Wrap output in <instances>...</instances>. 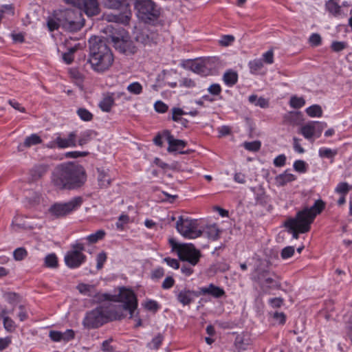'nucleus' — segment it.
I'll return each mask as SVG.
<instances>
[{"instance_id": "2eb2a0df", "label": "nucleus", "mask_w": 352, "mask_h": 352, "mask_svg": "<svg viewBox=\"0 0 352 352\" xmlns=\"http://www.w3.org/2000/svg\"><path fill=\"white\" fill-rule=\"evenodd\" d=\"M323 127L318 122H310L302 126L299 133L307 140H311L314 137L319 138Z\"/></svg>"}, {"instance_id": "412c9836", "label": "nucleus", "mask_w": 352, "mask_h": 352, "mask_svg": "<svg viewBox=\"0 0 352 352\" xmlns=\"http://www.w3.org/2000/svg\"><path fill=\"white\" fill-rule=\"evenodd\" d=\"M98 184L101 188H107L111 184L113 177L111 175L109 170L98 169Z\"/></svg>"}, {"instance_id": "ea45409f", "label": "nucleus", "mask_w": 352, "mask_h": 352, "mask_svg": "<svg viewBox=\"0 0 352 352\" xmlns=\"http://www.w3.org/2000/svg\"><path fill=\"white\" fill-rule=\"evenodd\" d=\"M142 306L146 309L153 312H156L160 307L157 301L151 299L146 300L144 303H142Z\"/></svg>"}, {"instance_id": "a211bd4d", "label": "nucleus", "mask_w": 352, "mask_h": 352, "mask_svg": "<svg viewBox=\"0 0 352 352\" xmlns=\"http://www.w3.org/2000/svg\"><path fill=\"white\" fill-rule=\"evenodd\" d=\"M76 134L71 132L67 138H62L60 135L56 137L57 147L59 148H65L69 147H75Z\"/></svg>"}, {"instance_id": "338daca9", "label": "nucleus", "mask_w": 352, "mask_h": 352, "mask_svg": "<svg viewBox=\"0 0 352 352\" xmlns=\"http://www.w3.org/2000/svg\"><path fill=\"white\" fill-rule=\"evenodd\" d=\"M172 113H173V116H172V119L175 121V122H178L179 120H180V117L182 116V115H184V114H186V113H184V111L180 109V108H173L172 109Z\"/></svg>"}, {"instance_id": "680f3d73", "label": "nucleus", "mask_w": 352, "mask_h": 352, "mask_svg": "<svg viewBox=\"0 0 352 352\" xmlns=\"http://www.w3.org/2000/svg\"><path fill=\"white\" fill-rule=\"evenodd\" d=\"M234 41V37L232 35H225L221 37L219 43L222 46H228Z\"/></svg>"}, {"instance_id": "f257e3e1", "label": "nucleus", "mask_w": 352, "mask_h": 352, "mask_svg": "<svg viewBox=\"0 0 352 352\" xmlns=\"http://www.w3.org/2000/svg\"><path fill=\"white\" fill-rule=\"evenodd\" d=\"M86 181L84 168L74 164L58 166L52 176L54 184L58 188H74L82 186Z\"/></svg>"}, {"instance_id": "e433bc0d", "label": "nucleus", "mask_w": 352, "mask_h": 352, "mask_svg": "<svg viewBox=\"0 0 352 352\" xmlns=\"http://www.w3.org/2000/svg\"><path fill=\"white\" fill-rule=\"evenodd\" d=\"M336 154L337 151L336 150L327 147H322L318 151L319 156L322 158H333Z\"/></svg>"}, {"instance_id": "473e14b6", "label": "nucleus", "mask_w": 352, "mask_h": 352, "mask_svg": "<svg viewBox=\"0 0 352 352\" xmlns=\"http://www.w3.org/2000/svg\"><path fill=\"white\" fill-rule=\"evenodd\" d=\"M42 140L37 134H32L30 136H28L24 141V146L26 147H30L33 145H36L41 143Z\"/></svg>"}, {"instance_id": "c9c22d12", "label": "nucleus", "mask_w": 352, "mask_h": 352, "mask_svg": "<svg viewBox=\"0 0 352 352\" xmlns=\"http://www.w3.org/2000/svg\"><path fill=\"white\" fill-rule=\"evenodd\" d=\"M127 0H102L103 5L110 9H118Z\"/></svg>"}, {"instance_id": "e2e57ef3", "label": "nucleus", "mask_w": 352, "mask_h": 352, "mask_svg": "<svg viewBox=\"0 0 352 352\" xmlns=\"http://www.w3.org/2000/svg\"><path fill=\"white\" fill-rule=\"evenodd\" d=\"M49 336L54 342H63L62 332L58 331H50Z\"/></svg>"}, {"instance_id": "7ed1b4c3", "label": "nucleus", "mask_w": 352, "mask_h": 352, "mask_svg": "<svg viewBox=\"0 0 352 352\" xmlns=\"http://www.w3.org/2000/svg\"><path fill=\"white\" fill-rule=\"evenodd\" d=\"M325 206V203L322 199L316 200L311 207L303 208L297 212L294 218L288 219L285 222V226L290 230H298L300 233L309 232L311 224L316 217L324 209Z\"/></svg>"}, {"instance_id": "72a5a7b5", "label": "nucleus", "mask_w": 352, "mask_h": 352, "mask_svg": "<svg viewBox=\"0 0 352 352\" xmlns=\"http://www.w3.org/2000/svg\"><path fill=\"white\" fill-rule=\"evenodd\" d=\"M47 25L50 31L52 32L61 27L60 23L58 20V12H56L52 17L47 19Z\"/></svg>"}, {"instance_id": "c03bdc74", "label": "nucleus", "mask_w": 352, "mask_h": 352, "mask_svg": "<svg viewBox=\"0 0 352 352\" xmlns=\"http://www.w3.org/2000/svg\"><path fill=\"white\" fill-rule=\"evenodd\" d=\"M27 256L28 252L24 248H18L13 252V257L17 261L23 260Z\"/></svg>"}, {"instance_id": "09e8293b", "label": "nucleus", "mask_w": 352, "mask_h": 352, "mask_svg": "<svg viewBox=\"0 0 352 352\" xmlns=\"http://www.w3.org/2000/svg\"><path fill=\"white\" fill-rule=\"evenodd\" d=\"M92 132L91 131H86L81 133L78 139V144L82 146L87 143L91 139Z\"/></svg>"}, {"instance_id": "b1692460", "label": "nucleus", "mask_w": 352, "mask_h": 352, "mask_svg": "<svg viewBox=\"0 0 352 352\" xmlns=\"http://www.w3.org/2000/svg\"><path fill=\"white\" fill-rule=\"evenodd\" d=\"M325 8L334 16H339L342 14V9L338 0H328L325 3Z\"/></svg>"}, {"instance_id": "393cba45", "label": "nucleus", "mask_w": 352, "mask_h": 352, "mask_svg": "<svg viewBox=\"0 0 352 352\" xmlns=\"http://www.w3.org/2000/svg\"><path fill=\"white\" fill-rule=\"evenodd\" d=\"M223 80L227 86L232 87L236 83L238 80V74L233 70H228L223 76Z\"/></svg>"}, {"instance_id": "4c0bfd02", "label": "nucleus", "mask_w": 352, "mask_h": 352, "mask_svg": "<svg viewBox=\"0 0 352 352\" xmlns=\"http://www.w3.org/2000/svg\"><path fill=\"white\" fill-rule=\"evenodd\" d=\"M305 104V100L302 97L296 96H292L289 100V105L294 109H299Z\"/></svg>"}, {"instance_id": "9d476101", "label": "nucleus", "mask_w": 352, "mask_h": 352, "mask_svg": "<svg viewBox=\"0 0 352 352\" xmlns=\"http://www.w3.org/2000/svg\"><path fill=\"white\" fill-rule=\"evenodd\" d=\"M72 250L68 251L64 257L65 265L72 269L79 267L87 259V256L83 254L85 250V244L76 241L72 245Z\"/></svg>"}, {"instance_id": "052dcab7", "label": "nucleus", "mask_w": 352, "mask_h": 352, "mask_svg": "<svg viewBox=\"0 0 352 352\" xmlns=\"http://www.w3.org/2000/svg\"><path fill=\"white\" fill-rule=\"evenodd\" d=\"M75 333L72 329H67L62 332L63 342H67L74 338Z\"/></svg>"}, {"instance_id": "f03ea898", "label": "nucleus", "mask_w": 352, "mask_h": 352, "mask_svg": "<svg viewBox=\"0 0 352 352\" xmlns=\"http://www.w3.org/2000/svg\"><path fill=\"white\" fill-rule=\"evenodd\" d=\"M90 54L89 63L97 72L107 70L113 64V56L106 42L99 36H93L89 39Z\"/></svg>"}, {"instance_id": "20e7f679", "label": "nucleus", "mask_w": 352, "mask_h": 352, "mask_svg": "<svg viewBox=\"0 0 352 352\" xmlns=\"http://www.w3.org/2000/svg\"><path fill=\"white\" fill-rule=\"evenodd\" d=\"M126 316L122 311L113 306H100L87 313L83 325L87 329L98 328L109 320H120Z\"/></svg>"}, {"instance_id": "6e6d98bb", "label": "nucleus", "mask_w": 352, "mask_h": 352, "mask_svg": "<svg viewBox=\"0 0 352 352\" xmlns=\"http://www.w3.org/2000/svg\"><path fill=\"white\" fill-rule=\"evenodd\" d=\"M262 61L265 62L267 64H272L274 63V52L272 50H270L267 52H265L262 55Z\"/></svg>"}, {"instance_id": "0eeeda50", "label": "nucleus", "mask_w": 352, "mask_h": 352, "mask_svg": "<svg viewBox=\"0 0 352 352\" xmlns=\"http://www.w3.org/2000/svg\"><path fill=\"white\" fill-rule=\"evenodd\" d=\"M177 231L185 239H195L202 235L203 231L199 228L197 219L179 216L176 221Z\"/></svg>"}, {"instance_id": "5fc2aeb1", "label": "nucleus", "mask_w": 352, "mask_h": 352, "mask_svg": "<svg viewBox=\"0 0 352 352\" xmlns=\"http://www.w3.org/2000/svg\"><path fill=\"white\" fill-rule=\"evenodd\" d=\"M155 110L160 113H164L167 111L168 107L164 102L158 100L154 104Z\"/></svg>"}, {"instance_id": "7c9ffc66", "label": "nucleus", "mask_w": 352, "mask_h": 352, "mask_svg": "<svg viewBox=\"0 0 352 352\" xmlns=\"http://www.w3.org/2000/svg\"><path fill=\"white\" fill-rule=\"evenodd\" d=\"M306 113L311 118H320L322 116V110L318 104L311 105L306 109Z\"/></svg>"}, {"instance_id": "864d4df0", "label": "nucleus", "mask_w": 352, "mask_h": 352, "mask_svg": "<svg viewBox=\"0 0 352 352\" xmlns=\"http://www.w3.org/2000/svg\"><path fill=\"white\" fill-rule=\"evenodd\" d=\"M112 341V338H109L103 341L101 346L102 351L104 352H113L115 351V347L111 345Z\"/></svg>"}, {"instance_id": "f3484780", "label": "nucleus", "mask_w": 352, "mask_h": 352, "mask_svg": "<svg viewBox=\"0 0 352 352\" xmlns=\"http://www.w3.org/2000/svg\"><path fill=\"white\" fill-rule=\"evenodd\" d=\"M164 135L168 143V151L174 152L179 149H183L186 146V142L181 140L175 139L169 131H165Z\"/></svg>"}, {"instance_id": "6e6552de", "label": "nucleus", "mask_w": 352, "mask_h": 352, "mask_svg": "<svg viewBox=\"0 0 352 352\" xmlns=\"http://www.w3.org/2000/svg\"><path fill=\"white\" fill-rule=\"evenodd\" d=\"M170 242L180 260L187 261L193 266L197 264L201 257V252L192 243H177L173 240Z\"/></svg>"}, {"instance_id": "4be33fe9", "label": "nucleus", "mask_w": 352, "mask_h": 352, "mask_svg": "<svg viewBox=\"0 0 352 352\" xmlns=\"http://www.w3.org/2000/svg\"><path fill=\"white\" fill-rule=\"evenodd\" d=\"M296 179V176L290 173L289 170H285L275 177V184L277 186H283L287 183Z\"/></svg>"}, {"instance_id": "bb28decb", "label": "nucleus", "mask_w": 352, "mask_h": 352, "mask_svg": "<svg viewBox=\"0 0 352 352\" xmlns=\"http://www.w3.org/2000/svg\"><path fill=\"white\" fill-rule=\"evenodd\" d=\"M105 235H106V232L104 230H98L96 232L87 236L83 239L86 240L89 244H93V243H96L98 241L103 239L104 237L105 236Z\"/></svg>"}, {"instance_id": "de8ad7c7", "label": "nucleus", "mask_w": 352, "mask_h": 352, "mask_svg": "<svg viewBox=\"0 0 352 352\" xmlns=\"http://www.w3.org/2000/svg\"><path fill=\"white\" fill-rule=\"evenodd\" d=\"M309 43L312 47H317L321 45L322 38L318 33H313L309 38Z\"/></svg>"}, {"instance_id": "774afa93", "label": "nucleus", "mask_w": 352, "mask_h": 352, "mask_svg": "<svg viewBox=\"0 0 352 352\" xmlns=\"http://www.w3.org/2000/svg\"><path fill=\"white\" fill-rule=\"evenodd\" d=\"M204 65L201 62L195 61L191 65V69L197 74H200L204 72Z\"/></svg>"}, {"instance_id": "603ef678", "label": "nucleus", "mask_w": 352, "mask_h": 352, "mask_svg": "<svg viewBox=\"0 0 352 352\" xmlns=\"http://www.w3.org/2000/svg\"><path fill=\"white\" fill-rule=\"evenodd\" d=\"M107 258V254L104 252H100L96 256L98 270L101 269L103 267L104 263L106 262Z\"/></svg>"}, {"instance_id": "58836bf2", "label": "nucleus", "mask_w": 352, "mask_h": 352, "mask_svg": "<svg viewBox=\"0 0 352 352\" xmlns=\"http://www.w3.org/2000/svg\"><path fill=\"white\" fill-rule=\"evenodd\" d=\"M293 167L296 171L300 173H305L307 170L308 165L305 161L298 160L294 162Z\"/></svg>"}, {"instance_id": "a878e982", "label": "nucleus", "mask_w": 352, "mask_h": 352, "mask_svg": "<svg viewBox=\"0 0 352 352\" xmlns=\"http://www.w3.org/2000/svg\"><path fill=\"white\" fill-rule=\"evenodd\" d=\"M248 101L251 104L261 108H267L269 107V100L263 97L258 98L255 94L250 95L248 98Z\"/></svg>"}, {"instance_id": "a19ab883", "label": "nucleus", "mask_w": 352, "mask_h": 352, "mask_svg": "<svg viewBox=\"0 0 352 352\" xmlns=\"http://www.w3.org/2000/svg\"><path fill=\"white\" fill-rule=\"evenodd\" d=\"M126 89L129 92L135 95L140 94L143 89L142 85L138 82H134L129 84Z\"/></svg>"}, {"instance_id": "3c124183", "label": "nucleus", "mask_w": 352, "mask_h": 352, "mask_svg": "<svg viewBox=\"0 0 352 352\" xmlns=\"http://www.w3.org/2000/svg\"><path fill=\"white\" fill-rule=\"evenodd\" d=\"M294 254V248L293 246H287L281 251V257L283 259H287L292 257Z\"/></svg>"}, {"instance_id": "cd10ccee", "label": "nucleus", "mask_w": 352, "mask_h": 352, "mask_svg": "<svg viewBox=\"0 0 352 352\" xmlns=\"http://www.w3.org/2000/svg\"><path fill=\"white\" fill-rule=\"evenodd\" d=\"M208 237L212 240H217L219 237L220 230L215 224L208 226L205 230Z\"/></svg>"}, {"instance_id": "dca6fc26", "label": "nucleus", "mask_w": 352, "mask_h": 352, "mask_svg": "<svg viewBox=\"0 0 352 352\" xmlns=\"http://www.w3.org/2000/svg\"><path fill=\"white\" fill-rule=\"evenodd\" d=\"M175 295L178 302L183 306H186L194 302L195 298L199 295V292L197 293L190 289H183L175 292Z\"/></svg>"}, {"instance_id": "423d86ee", "label": "nucleus", "mask_w": 352, "mask_h": 352, "mask_svg": "<svg viewBox=\"0 0 352 352\" xmlns=\"http://www.w3.org/2000/svg\"><path fill=\"white\" fill-rule=\"evenodd\" d=\"M58 20L61 27L67 30L74 32L80 30L85 23L80 12L72 9L59 10Z\"/></svg>"}, {"instance_id": "9b49d317", "label": "nucleus", "mask_w": 352, "mask_h": 352, "mask_svg": "<svg viewBox=\"0 0 352 352\" xmlns=\"http://www.w3.org/2000/svg\"><path fill=\"white\" fill-rule=\"evenodd\" d=\"M116 298V301L122 304L123 311L129 313V318L136 316L135 312L138 308V300L133 290L122 287Z\"/></svg>"}, {"instance_id": "5701e85b", "label": "nucleus", "mask_w": 352, "mask_h": 352, "mask_svg": "<svg viewBox=\"0 0 352 352\" xmlns=\"http://www.w3.org/2000/svg\"><path fill=\"white\" fill-rule=\"evenodd\" d=\"M114 94L109 93L104 96L99 102V107L104 112H109L114 105Z\"/></svg>"}, {"instance_id": "2f4dec72", "label": "nucleus", "mask_w": 352, "mask_h": 352, "mask_svg": "<svg viewBox=\"0 0 352 352\" xmlns=\"http://www.w3.org/2000/svg\"><path fill=\"white\" fill-rule=\"evenodd\" d=\"M250 72L252 74H257L263 67V63L261 59H254L248 63Z\"/></svg>"}, {"instance_id": "69168bd1", "label": "nucleus", "mask_w": 352, "mask_h": 352, "mask_svg": "<svg viewBox=\"0 0 352 352\" xmlns=\"http://www.w3.org/2000/svg\"><path fill=\"white\" fill-rule=\"evenodd\" d=\"M208 91L210 94H211L214 96H218L221 92V87L219 84L214 83V84L211 85L208 88Z\"/></svg>"}, {"instance_id": "79ce46f5", "label": "nucleus", "mask_w": 352, "mask_h": 352, "mask_svg": "<svg viewBox=\"0 0 352 352\" xmlns=\"http://www.w3.org/2000/svg\"><path fill=\"white\" fill-rule=\"evenodd\" d=\"M3 323L4 329L8 332H12L16 329L15 322L8 316H3Z\"/></svg>"}, {"instance_id": "bf43d9fd", "label": "nucleus", "mask_w": 352, "mask_h": 352, "mask_svg": "<svg viewBox=\"0 0 352 352\" xmlns=\"http://www.w3.org/2000/svg\"><path fill=\"white\" fill-rule=\"evenodd\" d=\"M300 140L296 137L293 138V147L294 150L300 154L305 153V149L302 148V146L300 144Z\"/></svg>"}, {"instance_id": "1a4fd4ad", "label": "nucleus", "mask_w": 352, "mask_h": 352, "mask_svg": "<svg viewBox=\"0 0 352 352\" xmlns=\"http://www.w3.org/2000/svg\"><path fill=\"white\" fill-rule=\"evenodd\" d=\"M251 278L256 282L263 290L280 287V283L276 279L275 274L267 270L258 267L252 272Z\"/></svg>"}, {"instance_id": "c85d7f7f", "label": "nucleus", "mask_w": 352, "mask_h": 352, "mask_svg": "<svg viewBox=\"0 0 352 352\" xmlns=\"http://www.w3.org/2000/svg\"><path fill=\"white\" fill-rule=\"evenodd\" d=\"M77 289L79 292L83 295L89 296H92L95 292V287L94 285L89 284L80 283L77 286Z\"/></svg>"}, {"instance_id": "aec40b11", "label": "nucleus", "mask_w": 352, "mask_h": 352, "mask_svg": "<svg viewBox=\"0 0 352 352\" xmlns=\"http://www.w3.org/2000/svg\"><path fill=\"white\" fill-rule=\"evenodd\" d=\"M199 294H210L213 297L219 298L225 294V292L222 288L215 286L213 284H210L207 287L199 288Z\"/></svg>"}, {"instance_id": "c756f323", "label": "nucleus", "mask_w": 352, "mask_h": 352, "mask_svg": "<svg viewBox=\"0 0 352 352\" xmlns=\"http://www.w3.org/2000/svg\"><path fill=\"white\" fill-rule=\"evenodd\" d=\"M351 188L352 186H351L347 182H342L338 184L335 188V192L340 195L346 196Z\"/></svg>"}, {"instance_id": "4d7b16f0", "label": "nucleus", "mask_w": 352, "mask_h": 352, "mask_svg": "<svg viewBox=\"0 0 352 352\" xmlns=\"http://www.w3.org/2000/svg\"><path fill=\"white\" fill-rule=\"evenodd\" d=\"M129 221V217L126 214H121L119 217L118 221L116 222V227L120 230L124 228V225L128 223Z\"/></svg>"}, {"instance_id": "49530a36", "label": "nucleus", "mask_w": 352, "mask_h": 352, "mask_svg": "<svg viewBox=\"0 0 352 352\" xmlns=\"http://www.w3.org/2000/svg\"><path fill=\"white\" fill-rule=\"evenodd\" d=\"M163 339V336L161 334H158L148 344V347L151 349H158L162 344Z\"/></svg>"}, {"instance_id": "8fccbe9b", "label": "nucleus", "mask_w": 352, "mask_h": 352, "mask_svg": "<svg viewBox=\"0 0 352 352\" xmlns=\"http://www.w3.org/2000/svg\"><path fill=\"white\" fill-rule=\"evenodd\" d=\"M347 46L346 42L344 41H333L331 43V47L333 52H339L344 49H345Z\"/></svg>"}, {"instance_id": "6ab92c4d", "label": "nucleus", "mask_w": 352, "mask_h": 352, "mask_svg": "<svg viewBox=\"0 0 352 352\" xmlns=\"http://www.w3.org/2000/svg\"><path fill=\"white\" fill-rule=\"evenodd\" d=\"M131 17V12L126 10L123 14H104L103 15V19L109 22L122 23H126L129 22Z\"/></svg>"}, {"instance_id": "f704fd0d", "label": "nucleus", "mask_w": 352, "mask_h": 352, "mask_svg": "<svg viewBox=\"0 0 352 352\" xmlns=\"http://www.w3.org/2000/svg\"><path fill=\"white\" fill-rule=\"evenodd\" d=\"M45 265L50 268H55L58 266V258L54 253L50 254L45 256Z\"/></svg>"}, {"instance_id": "4468645a", "label": "nucleus", "mask_w": 352, "mask_h": 352, "mask_svg": "<svg viewBox=\"0 0 352 352\" xmlns=\"http://www.w3.org/2000/svg\"><path fill=\"white\" fill-rule=\"evenodd\" d=\"M84 12L88 16H96L100 12L98 0H63Z\"/></svg>"}, {"instance_id": "13d9d810", "label": "nucleus", "mask_w": 352, "mask_h": 352, "mask_svg": "<svg viewBox=\"0 0 352 352\" xmlns=\"http://www.w3.org/2000/svg\"><path fill=\"white\" fill-rule=\"evenodd\" d=\"M136 39L138 41L141 42L144 45H150L152 41V39L150 38L148 35L145 32H141L140 34H139L137 36Z\"/></svg>"}, {"instance_id": "a18cd8bd", "label": "nucleus", "mask_w": 352, "mask_h": 352, "mask_svg": "<svg viewBox=\"0 0 352 352\" xmlns=\"http://www.w3.org/2000/svg\"><path fill=\"white\" fill-rule=\"evenodd\" d=\"M244 148L250 151H258L261 146L260 141L246 142L243 144Z\"/></svg>"}, {"instance_id": "39448f33", "label": "nucleus", "mask_w": 352, "mask_h": 352, "mask_svg": "<svg viewBox=\"0 0 352 352\" xmlns=\"http://www.w3.org/2000/svg\"><path fill=\"white\" fill-rule=\"evenodd\" d=\"M104 32L111 33L107 39L111 40L116 50L120 52L131 55L137 52V47L133 41L129 40L128 35L123 29L117 30L112 25H109L107 26Z\"/></svg>"}, {"instance_id": "0e129e2a", "label": "nucleus", "mask_w": 352, "mask_h": 352, "mask_svg": "<svg viewBox=\"0 0 352 352\" xmlns=\"http://www.w3.org/2000/svg\"><path fill=\"white\" fill-rule=\"evenodd\" d=\"M286 162V157L284 154L278 155L274 160V164L276 167L284 166Z\"/></svg>"}, {"instance_id": "37998d69", "label": "nucleus", "mask_w": 352, "mask_h": 352, "mask_svg": "<svg viewBox=\"0 0 352 352\" xmlns=\"http://www.w3.org/2000/svg\"><path fill=\"white\" fill-rule=\"evenodd\" d=\"M77 114L83 121H90L93 118V114L85 108H80L77 111Z\"/></svg>"}, {"instance_id": "ddd939ff", "label": "nucleus", "mask_w": 352, "mask_h": 352, "mask_svg": "<svg viewBox=\"0 0 352 352\" xmlns=\"http://www.w3.org/2000/svg\"><path fill=\"white\" fill-rule=\"evenodd\" d=\"M135 8L138 10V16L146 22L157 19L160 14V10L151 0L143 2L136 1Z\"/></svg>"}, {"instance_id": "f8f14e48", "label": "nucleus", "mask_w": 352, "mask_h": 352, "mask_svg": "<svg viewBox=\"0 0 352 352\" xmlns=\"http://www.w3.org/2000/svg\"><path fill=\"white\" fill-rule=\"evenodd\" d=\"M82 204V199L80 197H76L67 202H60L53 204L49 211L56 217H63L78 210Z\"/></svg>"}]
</instances>
